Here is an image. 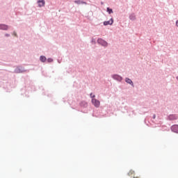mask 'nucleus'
<instances>
[{
	"label": "nucleus",
	"mask_w": 178,
	"mask_h": 178,
	"mask_svg": "<svg viewBox=\"0 0 178 178\" xmlns=\"http://www.w3.org/2000/svg\"><path fill=\"white\" fill-rule=\"evenodd\" d=\"M97 42L99 44H102L104 47L108 46V42L104 40V39H102V38H99Z\"/></svg>",
	"instance_id": "nucleus-2"
},
{
	"label": "nucleus",
	"mask_w": 178,
	"mask_h": 178,
	"mask_svg": "<svg viewBox=\"0 0 178 178\" xmlns=\"http://www.w3.org/2000/svg\"><path fill=\"white\" fill-rule=\"evenodd\" d=\"M107 12L108 13V14L113 13V10L109 8H107Z\"/></svg>",
	"instance_id": "nucleus-11"
},
{
	"label": "nucleus",
	"mask_w": 178,
	"mask_h": 178,
	"mask_svg": "<svg viewBox=\"0 0 178 178\" xmlns=\"http://www.w3.org/2000/svg\"><path fill=\"white\" fill-rule=\"evenodd\" d=\"M8 25H5L4 24H0V29L1 30L6 31V30H8Z\"/></svg>",
	"instance_id": "nucleus-6"
},
{
	"label": "nucleus",
	"mask_w": 178,
	"mask_h": 178,
	"mask_svg": "<svg viewBox=\"0 0 178 178\" xmlns=\"http://www.w3.org/2000/svg\"><path fill=\"white\" fill-rule=\"evenodd\" d=\"M90 96L92 99L95 97V95H92V93H90Z\"/></svg>",
	"instance_id": "nucleus-12"
},
{
	"label": "nucleus",
	"mask_w": 178,
	"mask_h": 178,
	"mask_svg": "<svg viewBox=\"0 0 178 178\" xmlns=\"http://www.w3.org/2000/svg\"><path fill=\"white\" fill-rule=\"evenodd\" d=\"M113 79L118 81H122V77L118 74H114L113 75Z\"/></svg>",
	"instance_id": "nucleus-3"
},
{
	"label": "nucleus",
	"mask_w": 178,
	"mask_h": 178,
	"mask_svg": "<svg viewBox=\"0 0 178 178\" xmlns=\"http://www.w3.org/2000/svg\"><path fill=\"white\" fill-rule=\"evenodd\" d=\"M14 35H15V36H16V33H15V32H14Z\"/></svg>",
	"instance_id": "nucleus-17"
},
{
	"label": "nucleus",
	"mask_w": 178,
	"mask_h": 178,
	"mask_svg": "<svg viewBox=\"0 0 178 178\" xmlns=\"http://www.w3.org/2000/svg\"><path fill=\"white\" fill-rule=\"evenodd\" d=\"M38 3L39 7H43L45 5L44 0L38 1Z\"/></svg>",
	"instance_id": "nucleus-7"
},
{
	"label": "nucleus",
	"mask_w": 178,
	"mask_h": 178,
	"mask_svg": "<svg viewBox=\"0 0 178 178\" xmlns=\"http://www.w3.org/2000/svg\"><path fill=\"white\" fill-rule=\"evenodd\" d=\"M74 3H76V4H86V2H83V1H75Z\"/></svg>",
	"instance_id": "nucleus-9"
},
{
	"label": "nucleus",
	"mask_w": 178,
	"mask_h": 178,
	"mask_svg": "<svg viewBox=\"0 0 178 178\" xmlns=\"http://www.w3.org/2000/svg\"><path fill=\"white\" fill-rule=\"evenodd\" d=\"M125 81H126V83H129L130 85H133L134 84L132 80L129 79V78H126L125 79Z\"/></svg>",
	"instance_id": "nucleus-8"
},
{
	"label": "nucleus",
	"mask_w": 178,
	"mask_h": 178,
	"mask_svg": "<svg viewBox=\"0 0 178 178\" xmlns=\"http://www.w3.org/2000/svg\"><path fill=\"white\" fill-rule=\"evenodd\" d=\"M176 26L178 27V21H176Z\"/></svg>",
	"instance_id": "nucleus-15"
},
{
	"label": "nucleus",
	"mask_w": 178,
	"mask_h": 178,
	"mask_svg": "<svg viewBox=\"0 0 178 178\" xmlns=\"http://www.w3.org/2000/svg\"><path fill=\"white\" fill-rule=\"evenodd\" d=\"M155 118H156V115H154V119H155Z\"/></svg>",
	"instance_id": "nucleus-18"
},
{
	"label": "nucleus",
	"mask_w": 178,
	"mask_h": 178,
	"mask_svg": "<svg viewBox=\"0 0 178 178\" xmlns=\"http://www.w3.org/2000/svg\"><path fill=\"white\" fill-rule=\"evenodd\" d=\"M92 104L96 108H99V106H101V102L97 99H92Z\"/></svg>",
	"instance_id": "nucleus-1"
},
{
	"label": "nucleus",
	"mask_w": 178,
	"mask_h": 178,
	"mask_svg": "<svg viewBox=\"0 0 178 178\" xmlns=\"http://www.w3.org/2000/svg\"><path fill=\"white\" fill-rule=\"evenodd\" d=\"M47 58L45 56H40V60L42 62V63H44L46 61Z\"/></svg>",
	"instance_id": "nucleus-10"
},
{
	"label": "nucleus",
	"mask_w": 178,
	"mask_h": 178,
	"mask_svg": "<svg viewBox=\"0 0 178 178\" xmlns=\"http://www.w3.org/2000/svg\"><path fill=\"white\" fill-rule=\"evenodd\" d=\"M134 178H140V177H134Z\"/></svg>",
	"instance_id": "nucleus-16"
},
{
	"label": "nucleus",
	"mask_w": 178,
	"mask_h": 178,
	"mask_svg": "<svg viewBox=\"0 0 178 178\" xmlns=\"http://www.w3.org/2000/svg\"><path fill=\"white\" fill-rule=\"evenodd\" d=\"M113 24V18H111L109 21H104V25L108 26V25H112Z\"/></svg>",
	"instance_id": "nucleus-4"
},
{
	"label": "nucleus",
	"mask_w": 178,
	"mask_h": 178,
	"mask_svg": "<svg viewBox=\"0 0 178 178\" xmlns=\"http://www.w3.org/2000/svg\"><path fill=\"white\" fill-rule=\"evenodd\" d=\"M171 131L178 134V125L175 124V125H172L171 127Z\"/></svg>",
	"instance_id": "nucleus-5"
},
{
	"label": "nucleus",
	"mask_w": 178,
	"mask_h": 178,
	"mask_svg": "<svg viewBox=\"0 0 178 178\" xmlns=\"http://www.w3.org/2000/svg\"><path fill=\"white\" fill-rule=\"evenodd\" d=\"M6 37H10V35L8 33H6Z\"/></svg>",
	"instance_id": "nucleus-14"
},
{
	"label": "nucleus",
	"mask_w": 178,
	"mask_h": 178,
	"mask_svg": "<svg viewBox=\"0 0 178 178\" xmlns=\"http://www.w3.org/2000/svg\"><path fill=\"white\" fill-rule=\"evenodd\" d=\"M48 61H49V63H51V62L53 61V60H52L51 58H49V59H48Z\"/></svg>",
	"instance_id": "nucleus-13"
}]
</instances>
